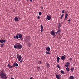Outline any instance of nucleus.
Listing matches in <instances>:
<instances>
[{"mask_svg":"<svg viewBox=\"0 0 79 79\" xmlns=\"http://www.w3.org/2000/svg\"><path fill=\"white\" fill-rule=\"evenodd\" d=\"M14 47L15 48H18V49H21L23 47H22V45L21 44H20L17 43L16 45H14Z\"/></svg>","mask_w":79,"mask_h":79,"instance_id":"nucleus-1","label":"nucleus"},{"mask_svg":"<svg viewBox=\"0 0 79 79\" xmlns=\"http://www.w3.org/2000/svg\"><path fill=\"white\" fill-rule=\"evenodd\" d=\"M17 59L18 61H20L21 60V58H22V57H21V55L19 54H17Z\"/></svg>","mask_w":79,"mask_h":79,"instance_id":"nucleus-2","label":"nucleus"},{"mask_svg":"<svg viewBox=\"0 0 79 79\" xmlns=\"http://www.w3.org/2000/svg\"><path fill=\"white\" fill-rule=\"evenodd\" d=\"M13 66H12L13 67H15V66L16 67H17V66H18V64L17 63H14V64L12 65Z\"/></svg>","mask_w":79,"mask_h":79,"instance_id":"nucleus-3","label":"nucleus"},{"mask_svg":"<svg viewBox=\"0 0 79 79\" xmlns=\"http://www.w3.org/2000/svg\"><path fill=\"white\" fill-rule=\"evenodd\" d=\"M17 35H18L19 36V39H21L22 38V35H21V34L19 33H17Z\"/></svg>","mask_w":79,"mask_h":79,"instance_id":"nucleus-4","label":"nucleus"},{"mask_svg":"<svg viewBox=\"0 0 79 79\" xmlns=\"http://www.w3.org/2000/svg\"><path fill=\"white\" fill-rule=\"evenodd\" d=\"M46 50L48 52H49L50 51V47H48L46 48Z\"/></svg>","mask_w":79,"mask_h":79,"instance_id":"nucleus-5","label":"nucleus"},{"mask_svg":"<svg viewBox=\"0 0 79 79\" xmlns=\"http://www.w3.org/2000/svg\"><path fill=\"white\" fill-rule=\"evenodd\" d=\"M0 43H5L6 42V40H0Z\"/></svg>","mask_w":79,"mask_h":79,"instance_id":"nucleus-6","label":"nucleus"},{"mask_svg":"<svg viewBox=\"0 0 79 79\" xmlns=\"http://www.w3.org/2000/svg\"><path fill=\"white\" fill-rule=\"evenodd\" d=\"M51 34L52 35H55V31H51Z\"/></svg>","mask_w":79,"mask_h":79,"instance_id":"nucleus-7","label":"nucleus"},{"mask_svg":"<svg viewBox=\"0 0 79 79\" xmlns=\"http://www.w3.org/2000/svg\"><path fill=\"white\" fill-rule=\"evenodd\" d=\"M40 28H41L40 31L41 32H43V29H44V28L43 27V26H42V25H41Z\"/></svg>","mask_w":79,"mask_h":79,"instance_id":"nucleus-8","label":"nucleus"},{"mask_svg":"<svg viewBox=\"0 0 79 79\" xmlns=\"http://www.w3.org/2000/svg\"><path fill=\"white\" fill-rule=\"evenodd\" d=\"M19 19L18 18H17V17H15L14 18V20L15 22H17L18 21Z\"/></svg>","mask_w":79,"mask_h":79,"instance_id":"nucleus-9","label":"nucleus"},{"mask_svg":"<svg viewBox=\"0 0 79 79\" xmlns=\"http://www.w3.org/2000/svg\"><path fill=\"white\" fill-rule=\"evenodd\" d=\"M64 56H65V55L62 56H61V59L62 60H64L65 59V57Z\"/></svg>","mask_w":79,"mask_h":79,"instance_id":"nucleus-10","label":"nucleus"},{"mask_svg":"<svg viewBox=\"0 0 79 79\" xmlns=\"http://www.w3.org/2000/svg\"><path fill=\"white\" fill-rule=\"evenodd\" d=\"M47 19L48 20H50L51 19V16H50L48 15H47Z\"/></svg>","mask_w":79,"mask_h":79,"instance_id":"nucleus-11","label":"nucleus"},{"mask_svg":"<svg viewBox=\"0 0 79 79\" xmlns=\"http://www.w3.org/2000/svg\"><path fill=\"white\" fill-rule=\"evenodd\" d=\"M68 14L67 13L66 14L65 16V18L64 19V20H65V19H66V18H68Z\"/></svg>","mask_w":79,"mask_h":79,"instance_id":"nucleus-12","label":"nucleus"},{"mask_svg":"<svg viewBox=\"0 0 79 79\" xmlns=\"http://www.w3.org/2000/svg\"><path fill=\"white\" fill-rule=\"evenodd\" d=\"M57 62L58 63H59L60 61V57H59L57 56Z\"/></svg>","mask_w":79,"mask_h":79,"instance_id":"nucleus-13","label":"nucleus"},{"mask_svg":"<svg viewBox=\"0 0 79 79\" xmlns=\"http://www.w3.org/2000/svg\"><path fill=\"white\" fill-rule=\"evenodd\" d=\"M46 65L47 66V68H49L50 67V64H49V63H46Z\"/></svg>","mask_w":79,"mask_h":79,"instance_id":"nucleus-14","label":"nucleus"},{"mask_svg":"<svg viewBox=\"0 0 79 79\" xmlns=\"http://www.w3.org/2000/svg\"><path fill=\"white\" fill-rule=\"evenodd\" d=\"M56 78H57V79H60V76L56 74Z\"/></svg>","mask_w":79,"mask_h":79,"instance_id":"nucleus-15","label":"nucleus"},{"mask_svg":"<svg viewBox=\"0 0 79 79\" xmlns=\"http://www.w3.org/2000/svg\"><path fill=\"white\" fill-rule=\"evenodd\" d=\"M74 68H72L70 69V70L72 73L73 72V71H74Z\"/></svg>","mask_w":79,"mask_h":79,"instance_id":"nucleus-16","label":"nucleus"},{"mask_svg":"<svg viewBox=\"0 0 79 79\" xmlns=\"http://www.w3.org/2000/svg\"><path fill=\"white\" fill-rule=\"evenodd\" d=\"M70 79H74V76H71L70 77Z\"/></svg>","mask_w":79,"mask_h":79,"instance_id":"nucleus-17","label":"nucleus"},{"mask_svg":"<svg viewBox=\"0 0 79 79\" xmlns=\"http://www.w3.org/2000/svg\"><path fill=\"white\" fill-rule=\"evenodd\" d=\"M46 54H48V55H50V53L49 51H46Z\"/></svg>","mask_w":79,"mask_h":79,"instance_id":"nucleus-18","label":"nucleus"},{"mask_svg":"<svg viewBox=\"0 0 79 79\" xmlns=\"http://www.w3.org/2000/svg\"><path fill=\"white\" fill-rule=\"evenodd\" d=\"M66 70H67V72H69V68L68 67H67L66 68Z\"/></svg>","mask_w":79,"mask_h":79,"instance_id":"nucleus-19","label":"nucleus"},{"mask_svg":"<svg viewBox=\"0 0 79 79\" xmlns=\"http://www.w3.org/2000/svg\"><path fill=\"white\" fill-rule=\"evenodd\" d=\"M57 66L58 68H59V69H60V68H61V67L60 66V65H59V64H58L57 65Z\"/></svg>","mask_w":79,"mask_h":79,"instance_id":"nucleus-20","label":"nucleus"},{"mask_svg":"<svg viewBox=\"0 0 79 79\" xmlns=\"http://www.w3.org/2000/svg\"><path fill=\"white\" fill-rule=\"evenodd\" d=\"M37 70H38V71H40V67H37Z\"/></svg>","mask_w":79,"mask_h":79,"instance_id":"nucleus-21","label":"nucleus"},{"mask_svg":"<svg viewBox=\"0 0 79 79\" xmlns=\"http://www.w3.org/2000/svg\"><path fill=\"white\" fill-rule=\"evenodd\" d=\"M60 73H61V74H64V72L63 71L61 70L60 71Z\"/></svg>","mask_w":79,"mask_h":79,"instance_id":"nucleus-22","label":"nucleus"},{"mask_svg":"<svg viewBox=\"0 0 79 79\" xmlns=\"http://www.w3.org/2000/svg\"><path fill=\"white\" fill-rule=\"evenodd\" d=\"M63 16H64V14H62L60 17V19H63Z\"/></svg>","mask_w":79,"mask_h":79,"instance_id":"nucleus-23","label":"nucleus"},{"mask_svg":"<svg viewBox=\"0 0 79 79\" xmlns=\"http://www.w3.org/2000/svg\"><path fill=\"white\" fill-rule=\"evenodd\" d=\"M0 45H1V47H3V45H4V44H1Z\"/></svg>","mask_w":79,"mask_h":79,"instance_id":"nucleus-24","label":"nucleus"},{"mask_svg":"<svg viewBox=\"0 0 79 79\" xmlns=\"http://www.w3.org/2000/svg\"><path fill=\"white\" fill-rule=\"evenodd\" d=\"M58 27H61V23H60L59 24Z\"/></svg>","mask_w":79,"mask_h":79,"instance_id":"nucleus-25","label":"nucleus"},{"mask_svg":"<svg viewBox=\"0 0 79 79\" xmlns=\"http://www.w3.org/2000/svg\"><path fill=\"white\" fill-rule=\"evenodd\" d=\"M60 32H61V29H60L59 31H57V32L58 34H59V33H60Z\"/></svg>","mask_w":79,"mask_h":79,"instance_id":"nucleus-26","label":"nucleus"},{"mask_svg":"<svg viewBox=\"0 0 79 79\" xmlns=\"http://www.w3.org/2000/svg\"><path fill=\"white\" fill-rule=\"evenodd\" d=\"M27 45L28 47H31V44L30 43H28L27 44Z\"/></svg>","mask_w":79,"mask_h":79,"instance_id":"nucleus-27","label":"nucleus"},{"mask_svg":"<svg viewBox=\"0 0 79 79\" xmlns=\"http://www.w3.org/2000/svg\"><path fill=\"white\" fill-rule=\"evenodd\" d=\"M66 64H67V65H69L70 64V63L67 62L66 63Z\"/></svg>","mask_w":79,"mask_h":79,"instance_id":"nucleus-28","label":"nucleus"},{"mask_svg":"<svg viewBox=\"0 0 79 79\" xmlns=\"http://www.w3.org/2000/svg\"><path fill=\"white\" fill-rule=\"evenodd\" d=\"M16 37L17 39H19V36H18V35H16Z\"/></svg>","mask_w":79,"mask_h":79,"instance_id":"nucleus-29","label":"nucleus"},{"mask_svg":"<svg viewBox=\"0 0 79 79\" xmlns=\"http://www.w3.org/2000/svg\"><path fill=\"white\" fill-rule=\"evenodd\" d=\"M42 62L41 61H39L38 62V63H39V64H42Z\"/></svg>","mask_w":79,"mask_h":79,"instance_id":"nucleus-30","label":"nucleus"},{"mask_svg":"<svg viewBox=\"0 0 79 79\" xmlns=\"http://www.w3.org/2000/svg\"><path fill=\"white\" fill-rule=\"evenodd\" d=\"M9 68H13V67L12 66H11V65H10L9 66Z\"/></svg>","mask_w":79,"mask_h":79,"instance_id":"nucleus-31","label":"nucleus"},{"mask_svg":"<svg viewBox=\"0 0 79 79\" xmlns=\"http://www.w3.org/2000/svg\"><path fill=\"white\" fill-rule=\"evenodd\" d=\"M39 15H40H40H42V13H41V12H40L39 13Z\"/></svg>","mask_w":79,"mask_h":79,"instance_id":"nucleus-32","label":"nucleus"},{"mask_svg":"<svg viewBox=\"0 0 79 79\" xmlns=\"http://www.w3.org/2000/svg\"><path fill=\"white\" fill-rule=\"evenodd\" d=\"M5 78L4 77V78H3L4 79H7V77H6V75H5Z\"/></svg>","mask_w":79,"mask_h":79,"instance_id":"nucleus-33","label":"nucleus"},{"mask_svg":"<svg viewBox=\"0 0 79 79\" xmlns=\"http://www.w3.org/2000/svg\"><path fill=\"white\" fill-rule=\"evenodd\" d=\"M64 65L65 66H66V67H69V65H68L65 64Z\"/></svg>","mask_w":79,"mask_h":79,"instance_id":"nucleus-34","label":"nucleus"},{"mask_svg":"<svg viewBox=\"0 0 79 79\" xmlns=\"http://www.w3.org/2000/svg\"><path fill=\"white\" fill-rule=\"evenodd\" d=\"M64 11H65V10H63L62 11V13L63 14V13H64Z\"/></svg>","mask_w":79,"mask_h":79,"instance_id":"nucleus-35","label":"nucleus"},{"mask_svg":"<svg viewBox=\"0 0 79 79\" xmlns=\"http://www.w3.org/2000/svg\"><path fill=\"white\" fill-rule=\"evenodd\" d=\"M37 19H40V16H38L37 17Z\"/></svg>","mask_w":79,"mask_h":79,"instance_id":"nucleus-36","label":"nucleus"},{"mask_svg":"<svg viewBox=\"0 0 79 79\" xmlns=\"http://www.w3.org/2000/svg\"><path fill=\"white\" fill-rule=\"evenodd\" d=\"M22 61H23V60H22H22H20V62L21 63H22Z\"/></svg>","mask_w":79,"mask_h":79,"instance_id":"nucleus-37","label":"nucleus"},{"mask_svg":"<svg viewBox=\"0 0 79 79\" xmlns=\"http://www.w3.org/2000/svg\"><path fill=\"white\" fill-rule=\"evenodd\" d=\"M16 36H14V39H16Z\"/></svg>","mask_w":79,"mask_h":79,"instance_id":"nucleus-38","label":"nucleus"},{"mask_svg":"<svg viewBox=\"0 0 79 79\" xmlns=\"http://www.w3.org/2000/svg\"><path fill=\"white\" fill-rule=\"evenodd\" d=\"M8 67L10 65V63H9V64H8Z\"/></svg>","mask_w":79,"mask_h":79,"instance_id":"nucleus-39","label":"nucleus"},{"mask_svg":"<svg viewBox=\"0 0 79 79\" xmlns=\"http://www.w3.org/2000/svg\"><path fill=\"white\" fill-rule=\"evenodd\" d=\"M68 21H69V22H71V20H70V19H69V20H68Z\"/></svg>","mask_w":79,"mask_h":79,"instance_id":"nucleus-40","label":"nucleus"},{"mask_svg":"<svg viewBox=\"0 0 79 79\" xmlns=\"http://www.w3.org/2000/svg\"><path fill=\"white\" fill-rule=\"evenodd\" d=\"M69 60H72V58H70Z\"/></svg>","mask_w":79,"mask_h":79,"instance_id":"nucleus-41","label":"nucleus"},{"mask_svg":"<svg viewBox=\"0 0 79 79\" xmlns=\"http://www.w3.org/2000/svg\"><path fill=\"white\" fill-rule=\"evenodd\" d=\"M43 8H44V7L41 6V9H43Z\"/></svg>","mask_w":79,"mask_h":79,"instance_id":"nucleus-42","label":"nucleus"},{"mask_svg":"<svg viewBox=\"0 0 79 79\" xmlns=\"http://www.w3.org/2000/svg\"><path fill=\"white\" fill-rule=\"evenodd\" d=\"M30 0L31 2H32V0Z\"/></svg>","mask_w":79,"mask_h":79,"instance_id":"nucleus-43","label":"nucleus"},{"mask_svg":"<svg viewBox=\"0 0 79 79\" xmlns=\"http://www.w3.org/2000/svg\"><path fill=\"white\" fill-rule=\"evenodd\" d=\"M30 79H32V77H31L30 78Z\"/></svg>","mask_w":79,"mask_h":79,"instance_id":"nucleus-44","label":"nucleus"},{"mask_svg":"<svg viewBox=\"0 0 79 79\" xmlns=\"http://www.w3.org/2000/svg\"><path fill=\"white\" fill-rule=\"evenodd\" d=\"M57 33H58V32H56V34H57Z\"/></svg>","mask_w":79,"mask_h":79,"instance_id":"nucleus-45","label":"nucleus"},{"mask_svg":"<svg viewBox=\"0 0 79 79\" xmlns=\"http://www.w3.org/2000/svg\"><path fill=\"white\" fill-rule=\"evenodd\" d=\"M58 29H60V27H58Z\"/></svg>","mask_w":79,"mask_h":79,"instance_id":"nucleus-46","label":"nucleus"},{"mask_svg":"<svg viewBox=\"0 0 79 79\" xmlns=\"http://www.w3.org/2000/svg\"><path fill=\"white\" fill-rule=\"evenodd\" d=\"M19 19H20V18H19Z\"/></svg>","mask_w":79,"mask_h":79,"instance_id":"nucleus-47","label":"nucleus"}]
</instances>
